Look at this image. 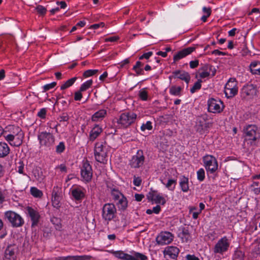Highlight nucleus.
<instances>
[{
  "mask_svg": "<svg viewBox=\"0 0 260 260\" xmlns=\"http://www.w3.org/2000/svg\"><path fill=\"white\" fill-rule=\"evenodd\" d=\"M245 140L255 142L260 138V132L255 124H248L243 128Z\"/></svg>",
  "mask_w": 260,
  "mask_h": 260,
  "instance_id": "2",
  "label": "nucleus"
},
{
  "mask_svg": "<svg viewBox=\"0 0 260 260\" xmlns=\"http://www.w3.org/2000/svg\"><path fill=\"white\" fill-rule=\"evenodd\" d=\"M5 201V196L4 191L0 188V204H3Z\"/></svg>",
  "mask_w": 260,
  "mask_h": 260,
  "instance_id": "55",
  "label": "nucleus"
},
{
  "mask_svg": "<svg viewBox=\"0 0 260 260\" xmlns=\"http://www.w3.org/2000/svg\"><path fill=\"white\" fill-rule=\"evenodd\" d=\"M92 80H89L83 83L80 88V91H84L86 90L87 89L90 87L92 84Z\"/></svg>",
  "mask_w": 260,
  "mask_h": 260,
  "instance_id": "40",
  "label": "nucleus"
},
{
  "mask_svg": "<svg viewBox=\"0 0 260 260\" xmlns=\"http://www.w3.org/2000/svg\"><path fill=\"white\" fill-rule=\"evenodd\" d=\"M99 70H88L85 71L83 74V76L84 78H87L90 76H92L97 73H98Z\"/></svg>",
  "mask_w": 260,
  "mask_h": 260,
  "instance_id": "43",
  "label": "nucleus"
},
{
  "mask_svg": "<svg viewBox=\"0 0 260 260\" xmlns=\"http://www.w3.org/2000/svg\"><path fill=\"white\" fill-rule=\"evenodd\" d=\"M230 245L229 240L224 236L218 241L213 248V251L215 254H222L228 250Z\"/></svg>",
  "mask_w": 260,
  "mask_h": 260,
  "instance_id": "11",
  "label": "nucleus"
},
{
  "mask_svg": "<svg viewBox=\"0 0 260 260\" xmlns=\"http://www.w3.org/2000/svg\"><path fill=\"white\" fill-rule=\"evenodd\" d=\"M62 197L52 196V206L56 209H59L60 207V201Z\"/></svg>",
  "mask_w": 260,
  "mask_h": 260,
  "instance_id": "34",
  "label": "nucleus"
},
{
  "mask_svg": "<svg viewBox=\"0 0 260 260\" xmlns=\"http://www.w3.org/2000/svg\"><path fill=\"white\" fill-rule=\"evenodd\" d=\"M139 96L142 101H147L148 99V92L146 88H143L139 91Z\"/></svg>",
  "mask_w": 260,
  "mask_h": 260,
  "instance_id": "42",
  "label": "nucleus"
},
{
  "mask_svg": "<svg viewBox=\"0 0 260 260\" xmlns=\"http://www.w3.org/2000/svg\"><path fill=\"white\" fill-rule=\"evenodd\" d=\"M105 115H92V120L96 121L99 119H102L104 117Z\"/></svg>",
  "mask_w": 260,
  "mask_h": 260,
  "instance_id": "62",
  "label": "nucleus"
},
{
  "mask_svg": "<svg viewBox=\"0 0 260 260\" xmlns=\"http://www.w3.org/2000/svg\"><path fill=\"white\" fill-rule=\"evenodd\" d=\"M147 198L149 201H154L156 204H161L162 205L166 203V200L161 196L156 191L151 190L147 194Z\"/></svg>",
  "mask_w": 260,
  "mask_h": 260,
  "instance_id": "19",
  "label": "nucleus"
},
{
  "mask_svg": "<svg viewBox=\"0 0 260 260\" xmlns=\"http://www.w3.org/2000/svg\"><path fill=\"white\" fill-rule=\"evenodd\" d=\"M4 219L11 223L12 226L18 228L22 226L24 223L22 217L13 211H7L4 213Z\"/></svg>",
  "mask_w": 260,
  "mask_h": 260,
  "instance_id": "3",
  "label": "nucleus"
},
{
  "mask_svg": "<svg viewBox=\"0 0 260 260\" xmlns=\"http://www.w3.org/2000/svg\"><path fill=\"white\" fill-rule=\"evenodd\" d=\"M242 93L246 96H252L256 93V89L253 85H248L242 88Z\"/></svg>",
  "mask_w": 260,
  "mask_h": 260,
  "instance_id": "25",
  "label": "nucleus"
},
{
  "mask_svg": "<svg viewBox=\"0 0 260 260\" xmlns=\"http://www.w3.org/2000/svg\"><path fill=\"white\" fill-rule=\"evenodd\" d=\"M40 144L42 147H50L52 146L55 141L54 137L49 132H42L38 135Z\"/></svg>",
  "mask_w": 260,
  "mask_h": 260,
  "instance_id": "8",
  "label": "nucleus"
},
{
  "mask_svg": "<svg viewBox=\"0 0 260 260\" xmlns=\"http://www.w3.org/2000/svg\"><path fill=\"white\" fill-rule=\"evenodd\" d=\"M197 178L200 181H203L205 177V171L203 168L200 169L197 171Z\"/></svg>",
  "mask_w": 260,
  "mask_h": 260,
  "instance_id": "44",
  "label": "nucleus"
},
{
  "mask_svg": "<svg viewBox=\"0 0 260 260\" xmlns=\"http://www.w3.org/2000/svg\"><path fill=\"white\" fill-rule=\"evenodd\" d=\"M15 252V249L11 245L8 246L5 252L6 258L9 260H14Z\"/></svg>",
  "mask_w": 260,
  "mask_h": 260,
  "instance_id": "29",
  "label": "nucleus"
},
{
  "mask_svg": "<svg viewBox=\"0 0 260 260\" xmlns=\"http://www.w3.org/2000/svg\"><path fill=\"white\" fill-rule=\"evenodd\" d=\"M118 40H119V37H117V36H113V37H109V38H106L105 39V42H115V41H117Z\"/></svg>",
  "mask_w": 260,
  "mask_h": 260,
  "instance_id": "58",
  "label": "nucleus"
},
{
  "mask_svg": "<svg viewBox=\"0 0 260 260\" xmlns=\"http://www.w3.org/2000/svg\"><path fill=\"white\" fill-rule=\"evenodd\" d=\"M187 260H200L199 258L194 255L187 254L186 256Z\"/></svg>",
  "mask_w": 260,
  "mask_h": 260,
  "instance_id": "63",
  "label": "nucleus"
},
{
  "mask_svg": "<svg viewBox=\"0 0 260 260\" xmlns=\"http://www.w3.org/2000/svg\"><path fill=\"white\" fill-rule=\"evenodd\" d=\"M62 188L61 184H57L53 187L52 196L62 197Z\"/></svg>",
  "mask_w": 260,
  "mask_h": 260,
  "instance_id": "35",
  "label": "nucleus"
},
{
  "mask_svg": "<svg viewBox=\"0 0 260 260\" xmlns=\"http://www.w3.org/2000/svg\"><path fill=\"white\" fill-rule=\"evenodd\" d=\"M117 210L114 204L106 203L102 208V217L105 221H110L116 216Z\"/></svg>",
  "mask_w": 260,
  "mask_h": 260,
  "instance_id": "6",
  "label": "nucleus"
},
{
  "mask_svg": "<svg viewBox=\"0 0 260 260\" xmlns=\"http://www.w3.org/2000/svg\"><path fill=\"white\" fill-rule=\"evenodd\" d=\"M105 26V23L104 22H101L98 24H94L93 25H91L90 27V28L92 29H98L100 27H104Z\"/></svg>",
  "mask_w": 260,
  "mask_h": 260,
  "instance_id": "59",
  "label": "nucleus"
},
{
  "mask_svg": "<svg viewBox=\"0 0 260 260\" xmlns=\"http://www.w3.org/2000/svg\"><path fill=\"white\" fill-rule=\"evenodd\" d=\"M202 81L201 79H199L193 85L192 87L190 89V92L192 93H194L197 90L201 89Z\"/></svg>",
  "mask_w": 260,
  "mask_h": 260,
  "instance_id": "41",
  "label": "nucleus"
},
{
  "mask_svg": "<svg viewBox=\"0 0 260 260\" xmlns=\"http://www.w3.org/2000/svg\"><path fill=\"white\" fill-rule=\"evenodd\" d=\"M142 182V180L140 177H134L133 183L136 186H139Z\"/></svg>",
  "mask_w": 260,
  "mask_h": 260,
  "instance_id": "54",
  "label": "nucleus"
},
{
  "mask_svg": "<svg viewBox=\"0 0 260 260\" xmlns=\"http://www.w3.org/2000/svg\"><path fill=\"white\" fill-rule=\"evenodd\" d=\"M56 85V82H53L50 84H48L46 85H45L43 88V92H46L50 89H52L54 88Z\"/></svg>",
  "mask_w": 260,
  "mask_h": 260,
  "instance_id": "47",
  "label": "nucleus"
},
{
  "mask_svg": "<svg viewBox=\"0 0 260 260\" xmlns=\"http://www.w3.org/2000/svg\"><path fill=\"white\" fill-rule=\"evenodd\" d=\"M203 11L206 15L210 16L211 14V9L210 7H203Z\"/></svg>",
  "mask_w": 260,
  "mask_h": 260,
  "instance_id": "60",
  "label": "nucleus"
},
{
  "mask_svg": "<svg viewBox=\"0 0 260 260\" xmlns=\"http://www.w3.org/2000/svg\"><path fill=\"white\" fill-rule=\"evenodd\" d=\"M10 148L7 143L0 142V158H4L10 153Z\"/></svg>",
  "mask_w": 260,
  "mask_h": 260,
  "instance_id": "26",
  "label": "nucleus"
},
{
  "mask_svg": "<svg viewBox=\"0 0 260 260\" xmlns=\"http://www.w3.org/2000/svg\"><path fill=\"white\" fill-rule=\"evenodd\" d=\"M180 186L183 192H187L189 190L188 178L184 176H182L179 182Z\"/></svg>",
  "mask_w": 260,
  "mask_h": 260,
  "instance_id": "28",
  "label": "nucleus"
},
{
  "mask_svg": "<svg viewBox=\"0 0 260 260\" xmlns=\"http://www.w3.org/2000/svg\"><path fill=\"white\" fill-rule=\"evenodd\" d=\"M111 196L119 210L124 211L127 207L126 197L118 190L113 188L111 190Z\"/></svg>",
  "mask_w": 260,
  "mask_h": 260,
  "instance_id": "5",
  "label": "nucleus"
},
{
  "mask_svg": "<svg viewBox=\"0 0 260 260\" xmlns=\"http://www.w3.org/2000/svg\"><path fill=\"white\" fill-rule=\"evenodd\" d=\"M210 75L211 76V73H210L204 71H200V69L199 70V76L201 78H205Z\"/></svg>",
  "mask_w": 260,
  "mask_h": 260,
  "instance_id": "48",
  "label": "nucleus"
},
{
  "mask_svg": "<svg viewBox=\"0 0 260 260\" xmlns=\"http://www.w3.org/2000/svg\"><path fill=\"white\" fill-rule=\"evenodd\" d=\"M94 156L97 161L104 164L107 163L108 161L107 149L105 145L100 142L95 144Z\"/></svg>",
  "mask_w": 260,
  "mask_h": 260,
  "instance_id": "4",
  "label": "nucleus"
},
{
  "mask_svg": "<svg viewBox=\"0 0 260 260\" xmlns=\"http://www.w3.org/2000/svg\"><path fill=\"white\" fill-rule=\"evenodd\" d=\"M152 54H153V53L151 51L148 52L147 53H145L142 55H141L139 57V59L142 60L144 58L148 59L149 58V57L151 56H152Z\"/></svg>",
  "mask_w": 260,
  "mask_h": 260,
  "instance_id": "51",
  "label": "nucleus"
},
{
  "mask_svg": "<svg viewBox=\"0 0 260 260\" xmlns=\"http://www.w3.org/2000/svg\"><path fill=\"white\" fill-rule=\"evenodd\" d=\"M203 160L204 166L208 172L213 174L218 169V162L214 156L211 155H206L203 157Z\"/></svg>",
  "mask_w": 260,
  "mask_h": 260,
  "instance_id": "9",
  "label": "nucleus"
},
{
  "mask_svg": "<svg viewBox=\"0 0 260 260\" xmlns=\"http://www.w3.org/2000/svg\"><path fill=\"white\" fill-rule=\"evenodd\" d=\"M181 90L182 88L180 86H172L170 88V93L172 95H179Z\"/></svg>",
  "mask_w": 260,
  "mask_h": 260,
  "instance_id": "37",
  "label": "nucleus"
},
{
  "mask_svg": "<svg viewBox=\"0 0 260 260\" xmlns=\"http://www.w3.org/2000/svg\"><path fill=\"white\" fill-rule=\"evenodd\" d=\"M212 54H215L216 55H226V53L221 52L218 50H214L212 52Z\"/></svg>",
  "mask_w": 260,
  "mask_h": 260,
  "instance_id": "64",
  "label": "nucleus"
},
{
  "mask_svg": "<svg viewBox=\"0 0 260 260\" xmlns=\"http://www.w3.org/2000/svg\"><path fill=\"white\" fill-rule=\"evenodd\" d=\"M19 166L18 167V171H17L20 174L25 175V174H24V173H23V169H24V165L23 161H20L19 162Z\"/></svg>",
  "mask_w": 260,
  "mask_h": 260,
  "instance_id": "52",
  "label": "nucleus"
},
{
  "mask_svg": "<svg viewBox=\"0 0 260 260\" xmlns=\"http://www.w3.org/2000/svg\"><path fill=\"white\" fill-rule=\"evenodd\" d=\"M71 194L76 201L82 200L85 196V189L81 186H75L71 189Z\"/></svg>",
  "mask_w": 260,
  "mask_h": 260,
  "instance_id": "18",
  "label": "nucleus"
},
{
  "mask_svg": "<svg viewBox=\"0 0 260 260\" xmlns=\"http://www.w3.org/2000/svg\"><path fill=\"white\" fill-rule=\"evenodd\" d=\"M180 252L179 249L175 246H168L164 250V254L168 255L172 259L176 258Z\"/></svg>",
  "mask_w": 260,
  "mask_h": 260,
  "instance_id": "23",
  "label": "nucleus"
},
{
  "mask_svg": "<svg viewBox=\"0 0 260 260\" xmlns=\"http://www.w3.org/2000/svg\"><path fill=\"white\" fill-rule=\"evenodd\" d=\"M200 71H204L211 73V77L215 75L216 70L215 68L210 64H205L201 68Z\"/></svg>",
  "mask_w": 260,
  "mask_h": 260,
  "instance_id": "30",
  "label": "nucleus"
},
{
  "mask_svg": "<svg viewBox=\"0 0 260 260\" xmlns=\"http://www.w3.org/2000/svg\"><path fill=\"white\" fill-rule=\"evenodd\" d=\"M161 182L165 185V186L170 190L173 191L175 188L176 185L177 184V180L170 179H169L168 182L166 184H165L162 181Z\"/></svg>",
  "mask_w": 260,
  "mask_h": 260,
  "instance_id": "33",
  "label": "nucleus"
},
{
  "mask_svg": "<svg viewBox=\"0 0 260 260\" xmlns=\"http://www.w3.org/2000/svg\"><path fill=\"white\" fill-rule=\"evenodd\" d=\"M135 200L138 202H140L144 198V195L142 194L136 193L135 194Z\"/></svg>",
  "mask_w": 260,
  "mask_h": 260,
  "instance_id": "61",
  "label": "nucleus"
},
{
  "mask_svg": "<svg viewBox=\"0 0 260 260\" xmlns=\"http://www.w3.org/2000/svg\"><path fill=\"white\" fill-rule=\"evenodd\" d=\"M237 82L234 78L229 79L224 87V93L228 98H233L238 93Z\"/></svg>",
  "mask_w": 260,
  "mask_h": 260,
  "instance_id": "10",
  "label": "nucleus"
},
{
  "mask_svg": "<svg viewBox=\"0 0 260 260\" xmlns=\"http://www.w3.org/2000/svg\"><path fill=\"white\" fill-rule=\"evenodd\" d=\"M133 69L135 71L137 75H144V72L142 68H135L133 67Z\"/></svg>",
  "mask_w": 260,
  "mask_h": 260,
  "instance_id": "57",
  "label": "nucleus"
},
{
  "mask_svg": "<svg viewBox=\"0 0 260 260\" xmlns=\"http://www.w3.org/2000/svg\"><path fill=\"white\" fill-rule=\"evenodd\" d=\"M172 74L173 75L169 77L170 79H171L172 78H177L180 80L184 81L187 84L189 83L190 80V76L188 73L184 71L177 70L174 71Z\"/></svg>",
  "mask_w": 260,
  "mask_h": 260,
  "instance_id": "21",
  "label": "nucleus"
},
{
  "mask_svg": "<svg viewBox=\"0 0 260 260\" xmlns=\"http://www.w3.org/2000/svg\"><path fill=\"white\" fill-rule=\"evenodd\" d=\"M92 256L90 255H69L68 260H91Z\"/></svg>",
  "mask_w": 260,
  "mask_h": 260,
  "instance_id": "32",
  "label": "nucleus"
},
{
  "mask_svg": "<svg viewBox=\"0 0 260 260\" xmlns=\"http://www.w3.org/2000/svg\"><path fill=\"white\" fill-rule=\"evenodd\" d=\"M199 61L198 60H192L189 62L190 67L191 69H194L197 68L199 66Z\"/></svg>",
  "mask_w": 260,
  "mask_h": 260,
  "instance_id": "56",
  "label": "nucleus"
},
{
  "mask_svg": "<svg viewBox=\"0 0 260 260\" xmlns=\"http://www.w3.org/2000/svg\"><path fill=\"white\" fill-rule=\"evenodd\" d=\"M77 78V77H73L72 78H71L69 80H68L64 84H63L61 87L60 89L61 90H64L70 86H71L76 81Z\"/></svg>",
  "mask_w": 260,
  "mask_h": 260,
  "instance_id": "36",
  "label": "nucleus"
},
{
  "mask_svg": "<svg viewBox=\"0 0 260 260\" xmlns=\"http://www.w3.org/2000/svg\"><path fill=\"white\" fill-rule=\"evenodd\" d=\"M92 169L91 166L87 160H84L81 168V177L82 181L88 183L91 181L92 177Z\"/></svg>",
  "mask_w": 260,
  "mask_h": 260,
  "instance_id": "7",
  "label": "nucleus"
},
{
  "mask_svg": "<svg viewBox=\"0 0 260 260\" xmlns=\"http://www.w3.org/2000/svg\"><path fill=\"white\" fill-rule=\"evenodd\" d=\"M249 67L252 74L260 75V61L252 62Z\"/></svg>",
  "mask_w": 260,
  "mask_h": 260,
  "instance_id": "27",
  "label": "nucleus"
},
{
  "mask_svg": "<svg viewBox=\"0 0 260 260\" xmlns=\"http://www.w3.org/2000/svg\"><path fill=\"white\" fill-rule=\"evenodd\" d=\"M65 150V145L63 142H60L56 147V152L57 153H61Z\"/></svg>",
  "mask_w": 260,
  "mask_h": 260,
  "instance_id": "46",
  "label": "nucleus"
},
{
  "mask_svg": "<svg viewBox=\"0 0 260 260\" xmlns=\"http://www.w3.org/2000/svg\"><path fill=\"white\" fill-rule=\"evenodd\" d=\"M152 128V123L149 121H147L146 123H143L141 126V129L142 131H145L146 129L151 130Z\"/></svg>",
  "mask_w": 260,
  "mask_h": 260,
  "instance_id": "45",
  "label": "nucleus"
},
{
  "mask_svg": "<svg viewBox=\"0 0 260 260\" xmlns=\"http://www.w3.org/2000/svg\"><path fill=\"white\" fill-rule=\"evenodd\" d=\"M17 135H6L5 136L6 140L11 145L15 147L20 146L23 142L24 138L23 133L17 132Z\"/></svg>",
  "mask_w": 260,
  "mask_h": 260,
  "instance_id": "16",
  "label": "nucleus"
},
{
  "mask_svg": "<svg viewBox=\"0 0 260 260\" xmlns=\"http://www.w3.org/2000/svg\"><path fill=\"white\" fill-rule=\"evenodd\" d=\"M180 237L184 242H187L190 238L189 231L185 228H182L181 232L179 234Z\"/></svg>",
  "mask_w": 260,
  "mask_h": 260,
  "instance_id": "31",
  "label": "nucleus"
},
{
  "mask_svg": "<svg viewBox=\"0 0 260 260\" xmlns=\"http://www.w3.org/2000/svg\"><path fill=\"white\" fill-rule=\"evenodd\" d=\"M207 115H201L198 116L196 124L197 131L202 133L205 129L210 127L212 125V123L206 122V117Z\"/></svg>",
  "mask_w": 260,
  "mask_h": 260,
  "instance_id": "17",
  "label": "nucleus"
},
{
  "mask_svg": "<svg viewBox=\"0 0 260 260\" xmlns=\"http://www.w3.org/2000/svg\"><path fill=\"white\" fill-rule=\"evenodd\" d=\"M208 111L211 113H220L222 112L224 106L220 100L214 99H210L208 102Z\"/></svg>",
  "mask_w": 260,
  "mask_h": 260,
  "instance_id": "15",
  "label": "nucleus"
},
{
  "mask_svg": "<svg viewBox=\"0 0 260 260\" xmlns=\"http://www.w3.org/2000/svg\"><path fill=\"white\" fill-rule=\"evenodd\" d=\"M174 239L173 235L169 232H162L156 238L158 244L160 245L171 243Z\"/></svg>",
  "mask_w": 260,
  "mask_h": 260,
  "instance_id": "14",
  "label": "nucleus"
},
{
  "mask_svg": "<svg viewBox=\"0 0 260 260\" xmlns=\"http://www.w3.org/2000/svg\"><path fill=\"white\" fill-rule=\"evenodd\" d=\"M136 118V115H120L116 119L117 126L126 128L129 126Z\"/></svg>",
  "mask_w": 260,
  "mask_h": 260,
  "instance_id": "13",
  "label": "nucleus"
},
{
  "mask_svg": "<svg viewBox=\"0 0 260 260\" xmlns=\"http://www.w3.org/2000/svg\"><path fill=\"white\" fill-rule=\"evenodd\" d=\"M102 132V129L99 125H96L91 130L89 134V140L93 141L99 136L101 134Z\"/></svg>",
  "mask_w": 260,
  "mask_h": 260,
  "instance_id": "24",
  "label": "nucleus"
},
{
  "mask_svg": "<svg viewBox=\"0 0 260 260\" xmlns=\"http://www.w3.org/2000/svg\"><path fill=\"white\" fill-rule=\"evenodd\" d=\"M244 253L240 249H237L233 255L234 260H244Z\"/></svg>",
  "mask_w": 260,
  "mask_h": 260,
  "instance_id": "38",
  "label": "nucleus"
},
{
  "mask_svg": "<svg viewBox=\"0 0 260 260\" xmlns=\"http://www.w3.org/2000/svg\"><path fill=\"white\" fill-rule=\"evenodd\" d=\"M30 193L32 196L36 198H41L43 196L42 191L35 187H31Z\"/></svg>",
  "mask_w": 260,
  "mask_h": 260,
  "instance_id": "39",
  "label": "nucleus"
},
{
  "mask_svg": "<svg viewBox=\"0 0 260 260\" xmlns=\"http://www.w3.org/2000/svg\"><path fill=\"white\" fill-rule=\"evenodd\" d=\"M17 132H18L19 134H20L19 132L23 133L22 131L19 127L13 126L12 134H8V135H13V136L17 135Z\"/></svg>",
  "mask_w": 260,
  "mask_h": 260,
  "instance_id": "49",
  "label": "nucleus"
},
{
  "mask_svg": "<svg viewBox=\"0 0 260 260\" xmlns=\"http://www.w3.org/2000/svg\"><path fill=\"white\" fill-rule=\"evenodd\" d=\"M82 91H80V89L79 91L75 93L74 99L75 101H80L82 98Z\"/></svg>",
  "mask_w": 260,
  "mask_h": 260,
  "instance_id": "53",
  "label": "nucleus"
},
{
  "mask_svg": "<svg viewBox=\"0 0 260 260\" xmlns=\"http://www.w3.org/2000/svg\"><path fill=\"white\" fill-rule=\"evenodd\" d=\"M110 253L112 254L116 257L122 260H147L148 257L145 255L135 251L131 252V254L124 253L123 251H110Z\"/></svg>",
  "mask_w": 260,
  "mask_h": 260,
  "instance_id": "1",
  "label": "nucleus"
},
{
  "mask_svg": "<svg viewBox=\"0 0 260 260\" xmlns=\"http://www.w3.org/2000/svg\"><path fill=\"white\" fill-rule=\"evenodd\" d=\"M196 49L195 47H189L182 49V50L177 52L173 57L174 61H177L180 59L185 57L186 56L190 54L191 52Z\"/></svg>",
  "mask_w": 260,
  "mask_h": 260,
  "instance_id": "22",
  "label": "nucleus"
},
{
  "mask_svg": "<svg viewBox=\"0 0 260 260\" xmlns=\"http://www.w3.org/2000/svg\"><path fill=\"white\" fill-rule=\"evenodd\" d=\"M36 10L38 13L41 15H44L46 12V9L41 5L37 7Z\"/></svg>",
  "mask_w": 260,
  "mask_h": 260,
  "instance_id": "50",
  "label": "nucleus"
},
{
  "mask_svg": "<svg viewBox=\"0 0 260 260\" xmlns=\"http://www.w3.org/2000/svg\"><path fill=\"white\" fill-rule=\"evenodd\" d=\"M26 210L32 221L31 226H36L39 222L40 217L39 212L30 207H27Z\"/></svg>",
  "mask_w": 260,
  "mask_h": 260,
  "instance_id": "20",
  "label": "nucleus"
},
{
  "mask_svg": "<svg viewBox=\"0 0 260 260\" xmlns=\"http://www.w3.org/2000/svg\"><path fill=\"white\" fill-rule=\"evenodd\" d=\"M145 160L144 152L142 150H138L130 160L129 165L132 168H139L143 166Z\"/></svg>",
  "mask_w": 260,
  "mask_h": 260,
  "instance_id": "12",
  "label": "nucleus"
}]
</instances>
